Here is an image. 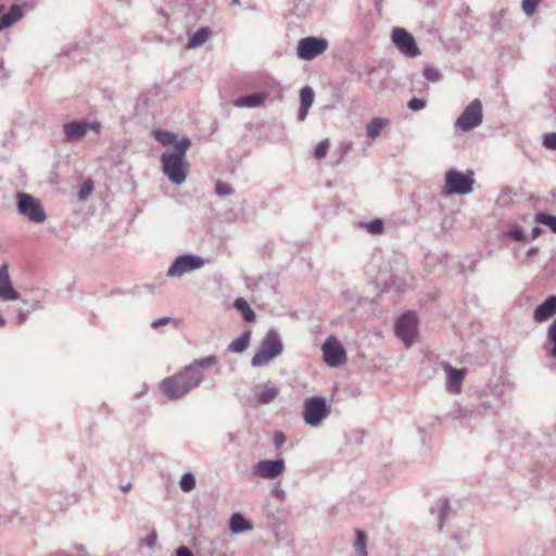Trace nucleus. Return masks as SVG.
Returning <instances> with one entry per match:
<instances>
[{
  "label": "nucleus",
  "mask_w": 556,
  "mask_h": 556,
  "mask_svg": "<svg viewBox=\"0 0 556 556\" xmlns=\"http://www.w3.org/2000/svg\"><path fill=\"white\" fill-rule=\"evenodd\" d=\"M390 125V121L384 117H375L366 126V135L370 139H376L381 131Z\"/></svg>",
  "instance_id": "obj_21"
},
{
  "label": "nucleus",
  "mask_w": 556,
  "mask_h": 556,
  "mask_svg": "<svg viewBox=\"0 0 556 556\" xmlns=\"http://www.w3.org/2000/svg\"><path fill=\"white\" fill-rule=\"evenodd\" d=\"M217 362L218 358L215 355L194 359L181 371L164 379L161 382L160 388L163 394L169 400H179L184 397L191 390L200 386L204 380V371L210 367L215 366Z\"/></svg>",
  "instance_id": "obj_1"
},
{
  "label": "nucleus",
  "mask_w": 556,
  "mask_h": 556,
  "mask_svg": "<svg viewBox=\"0 0 556 556\" xmlns=\"http://www.w3.org/2000/svg\"><path fill=\"white\" fill-rule=\"evenodd\" d=\"M547 338L549 343L553 345L548 352V355L553 358H556V319L548 327Z\"/></svg>",
  "instance_id": "obj_33"
},
{
  "label": "nucleus",
  "mask_w": 556,
  "mask_h": 556,
  "mask_svg": "<svg viewBox=\"0 0 556 556\" xmlns=\"http://www.w3.org/2000/svg\"><path fill=\"white\" fill-rule=\"evenodd\" d=\"M444 370L446 372V389L453 394L459 393L466 370L454 368L451 365H445Z\"/></svg>",
  "instance_id": "obj_16"
},
{
  "label": "nucleus",
  "mask_w": 556,
  "mask_h": 556,
  "mask_svg": "<svg viewBox=\"0 0 556 556\" xmlns=\"http://www.w3.org/2000/svg\"><path fill=\"white\" fill-rule=\"evenodd\" d=\"M542 232V229L539 226H535L531 230V238L536 239Z\"/></svg>",
  "instance_id": "obj_48"
},
{
  "label": "nucleus",
  "mask_w": 556,
  "mask_h": 556,
  "mask_svg": "<svg viewBox=\"0 0 556 556\" xmlns=\"http://www.w3.org/2000/svg\"><path fill=\"white\" fill-rule=\"evenodd\" d=\"M271 494L274 496L278 497L279 500H283L285 496H286V492L282 489H280V488H274L271 490Z\"/></svg>",
  "instance_id": "obj_47"
},
{
  "label": "nucleus",
  "mask_w": 556,
  "mask_h": 556,
  "mask_svg": "<svg viewBox=\"0 0 556 556\" xmlns=\"http://www.w3.org/2000/svg\"><path fill=\"white\" fill-rule=\"evenodd\" d=\"M543 144L546 149L556 150V132H548L543 136Z\"/></svg>",
  "instance_id": "obj_38"
},
{
  "label": "nucleus",
  "mask_w": 556,
  "mask_h": 556,
  "mask_svg": "<svg viewBox=\"0 0 556 556\" xmlns=\"http://www.w3.org/2000/svg\"><path fill=\"white\" fill-rule=\"evenodd\" d=\"M302 415L306 425L318 427L330 415V406L324 396H311L304 401Z\"/></svg>",
  "instance_id": "obj_5"
},
{
  "label": "nucleus",
  "mask_w": 556,
  "mask_h": 556,
  "mask_svg": "<svg viewBox=\"0 0 556 556\" xmlns=\"http://www.w3.org/2000/svg\"><path fill=\"white\" fill-rule=\"evenodd\" d=\"M473 179L462 172L451 169L445 174V194H468L472 191Z\"/></svg>",
  "instance_id": "obj_8"
},
{
  "label": "nucleus",
  "mask_w": 556,
  "mask_h": 556,
  "mask_svg": "<svg viewBox=\"0 0 556 556\" xmlns=\"http://www.w3.org/2000/svg\"><path fill=\"white\" fill-rule=\"evenodd\" d=\"M328 148H329V141L327 139L320 141L315 149V157L318 160L325 157L327 154Z\"/></svg>",
  "instance_id": "obj_39"
},
{
  "label": "nucleus",
  "mask_w": 556,
  "mask_h": 556,
  "mask_svg": "<svg viewBox=\"0 0 556 556\" xmlns=\"http://www.w3.org/2000/svg\"><path fill=\"white\" fill-rule=\"evenodd\" d=\"M204 265L205 261L201 256L194 254H182L174 260L166 273V276L168 278H180L186 274L202 268Z\"/></svg>",
  "instance_id": "obj_7"
},
{
  "label": "nucleus",
  "mask_w": 556,
  "mask_h": 556,
  "mask_svg": "<svg viewBox=\"0 0 556 556\" xmlns=\"http://www.w3.org/2000/svg\"><path fill=\"white\" fill-rule=\"evenodd\" d=\"M29 313H30L29 311H23V309H21V311L18 312V314H17V317H16V324H17V325H23V324L26 321V319H27V317H28Z\"/></svg>",
  "instance_id": "obj_45"
},
{
  "label": "nucleus",
  "mask_w": 556,
  "mask_h": 556,
  "mask_svg": "<svg viewBox=\"0 0 556 556\" xmlns=\"http://www.w3.org/2000/svg\"><path fill=\"white\" fill-rule=\"evenodd\" d=\"M424 76L427 80L432 83H437L441 79V73L439 72V70L431 65H427L425 67Z\"/></svg>",
  "instance_id": "obj_36"
},
{
  "label": "nucleus",
  "mask_w": 556,
  "mask_h": 556,
  "mask_svg": "<svg viewBox=\"0 0 556 556\" xmlns=\"http://www.w3.org/2000/svg\"><path fill=\"white\" fill-rule=\"evenodd\" d=\"M176 556H193V554L187 546H180L176 549Z\"/></svg>",
  "instance_id": "obj_46"
},
{
  "label": "nucleus",
  "mask_w": 556,
  "mask_h": 556,
  "mask_svg": "<svg viewBox=\"0 0 556 556\" xmlns=\"http://www.w3.org/2000/svg\"><path fill=\"white\" fill-rule=\"evenodd\" d=\"M169 320H170V318H169V317H161V318H157V319H155V320H153V321L151 323V327H152L153 329H156V328H159L160 326H164V325L168 324V323H169Z\"/></svg>",
  "instance_id": "obj_43"
},
{
  "label": "nucleus",
  "mask_w": 556,
  "mask_h": 556,
  "mask_svg": "<svg viewBox=\"0 0 556 556\" xmlns=\"http://www.w3.org/2000/svg\"><path fill=\"white\" fill-rule=\"evenodd\" d=\"M211 30L206 27L198 29L193 36L188 40L187 48L193 49L203 45L210 37Z\"/></svg>",
  "instance_id": "obj_25"
},
{
  "label": "nucleus",
  "mask_w": 556,
  "mask_h": 556,
  "mask_svg": "<svg viewBox=\"0 0 556 556\" xmlns=\"http://www.w3.org/2000/svg\"><path fill=\"white\" fill-rule=\"evenodd\" d=\"M286 443V435L281 431L274 434V445L278 450Z\"/></svg>",
  "instance_id": "obj_42"
},
{
  "label": "nucleus",
  "mask_w": 556,
  "mask_h": 556,
  "mask_svg": "<svg viewBox=\"0 0 556 556\" xmlns=\"http://www.w3.org/2000/svg\"><path fill=\"white\" fill-rule=\"evenodd\" d=\"M92 190H93V182L90 179L84 181V184L78 192L79 199L86 200Z\"/></svg>",
  "instance_id": "obj_37"
},
{
  "label": "nucleus",
  "mask_w": 556,
  "mask_h": 556,
  "mask_svg": "<svg viewBox=\"0 0 556 556\" xmlns=\"http://www.w3.org/2000/svg\"><path fill=\"white\" fill-rule=\"evenodd\" d=\"M153 136L163 146H175L178 142L177 135L172 131L157 129L153 131Z\"/></svg>",
  "instance_id": "obj_26"
},
{
  "label": "nucleus",
  "mask_w": 556,
  "mask_h": 556,
  "mask_svg": "<svg viewBox=\"0 0 556 556\" xmlns=\"http://www.w3.org/2000/svg\"><path fill=\"white\" fill-rule=\"evenodd\" d=\"M328 48V41L319 37H305L298 43V56L305 61H311L323 54Z\"/></svg>",
  "instance_id": "obj_11"
},
{
  "label": "nucleus",
  "mask_w": 556,
  "mask_h": 556,
  "mask_svg": "<svg viewBox=\"0 0 556 556\" xmlns=\"http://www.w3.org/2000/svg\"><path fill=\"white\" fill-rule=\"evenodd\" d=\"M407 106L412 111H420L426 108V101L419 98H413L408 101Z\"/></svg>",
  "instance_id": "obj_41"
},
{
  "label": "nucleus",
  "mask_w": 556,
  "mask_h": 556,
  "mask_svg": "<svg viewBox=\"0 0 556 556\" xmlns=\"http://www.w3.org/2000/svg\"><path fill=\"white\" fill-rule=\"evenodd\" d=\"M315 93L312 87L305 86L300 91L301 105L311 108L313 105Z\"/></svg>",
  "instance_id": "obj_30"
},
{
  "label": "nucleus",
  "mask_w": 556,
  "mask_h": 556,
  "mask_svg": "<svg viewBox=\"0 0 556 556\" xmlns=\"http://www.w3.org/2000/svg\"><path fill=\"white\" fill-rule=\"evenodd\" d=\"M101 124L99 122L73 121L63 125L64 140L66 142H77L81 140L88 130L99 134Z\"/></svg>",
  "instance_id": "obj_9"
},
{
  "label": "nucleus",
  "mask_w": 556,
  "mask_h": 556,
  "mask_svg": "<svg viewBox=\"0 0 556 556\" xmlns=\"http://www.w3.org/2000/svg\"><path fill=\"white\" fill-rule=\"evenodd\" d=\"M391 39L404 55L415 58L420 54L415 38L406 29L401 27L393 28Z\"/></svg>",
  "instance_id": "obj_13"
},
{
  "label": "nucleus",
  "mask_w": 556,
  "mask_h": 556,
  "mask_svg": "<svg viewBox=\"0 0 556 556\" xmlns=\"http://www.w3.org/2000/svg\"><path fill=\"white\" fill-rule=\"evenodd\" d=\"M23 16L24 12L20 5H11L9 12L0 17V31L11 27L12 25L21 21Z\"/></svg>",
  "instance_id": "obj_19"
},
{
  "label": "nucleus",
  "mask_w": 556,
  "mask_h": 556,
  "mask_svg": "<svg viewBox=\"0 0 556 556\" xmlns=\"http://www.w3.org/2000/svg\"><path fill=\"white\" fill-rule=\"evenodd\" d=\"M543 0H522L521 8L527 16H532L540 2Z\"/></svg>",
  "instance_id": "obj_35"
},
{
  "label": "nucleus",
  "mask_w": 556,
  "mask_h": 556,
  "mask_svg": "<svg viewBox=\"0 0 556 556\" xmlns=\"http://www.w3.org/2000/svg\"><path fill=\"white\" fill-rule=\"evenodd\" d=\"M483 121L482 103L476 99L471 101L456 118L454 127L459 131H469L481 125Z\"/></svg>",
  "instance_id": "obj_6"
},
{
  "label": "nucleus",
  "mask_w": 556,
  "mask_h": 556,
  "mask_svg": "<svg viewBox=\"0 0 556 556\" xmlns=\"http://www.w3.org/2000/svg\"><path fill=\"white\" fill-rule=\"evenodd\" d=\"M535 222L538 224H542L544 226H547L553 232L556 233V216L548 215L545 213H538L535 215Z\"/></svg>",
  "instance_id": "obj_28"
},
{
  "label": "nucleus",
  "mask_w": 556,
  "mask_h": 556,
  "mask_svg": "<svg viewBox=\"0 0 556 556\" xmlns=\"http://www.w3.org/2000/svg\"><path fill=\"white\" fill-rule=\"evenodd\" d=\"M363 227L371 235H381L384 230V225L381 219H374L368 223H364Z\"/></svg>",
  "instance_id": "obj_31"
},
{
  "label": "nucleus",
  "mask_w": 556,
  "mask_h": 556,
  "mask_svg": "<svg viewBox=\"0 0 556 556\" xmlns=\"http://www.w3.org/2000/svg\"><path fill=\"white\" fill-rule=\"evenodd\" d=\"M232 191H233L232 188L226 182L217 181L215 184V192L218 195H229L232 193Z\"/></svg>",
  "instance_id": "obj_40"
},
{
  "label": "nucleus",
  "mask_w": 556,
  "mask_h": 556,
  "mask_svg": "<svg viewBox=\"0 0 556 556\" xmlns=\"http://www.w3.org/2000/svg\"><path fill=\"white\" fill-rule=\"evenodd\" d=\"M155 540H156V535L155 533H152L150 534L147 539H146V542L149 546H153L154 543H155Z\"/></svg>",
  "instance_id": "obj_49"
},
{
  "label": "nucleus",
  "mask_w": 556,
  "mask_h": 556,
  "mask_svg": "<svg viewBox=\"0 0 556 556\" xmlns=\"http://www.w3.org/2000/svg\"><path fill=\"white\" fill-rule=\"evenodd\" d=\"M190 146L191 140L184 137L175 144L173 151H166L162 154L163 172L175 185L182 184L187 178L189 165L186 160V153Z\"/></svg>",
  "instance_id": "obj_2"
},
{
  "label": "nucleus",
  "mask_w": 556,
  "mask_h": 556,
  "mask_svg": "<svg viewBox=\"0 0 556 556\" xmlns=\"http://www.w3.org/2000/svg\"><path fill=\"white\" fill-rule=\"evenodd\" d=\"M265 98L264 93H252L236 99L233 104L237 108H257L263 104Z\"/></svg>",
  "instance_id": "obj_22"
},
{
  "label": "nucleus",
  "mask_w": 556,
  "mask_h": 556,
  "mask_svg": "<svg viewBox=\"0 0 556 556\" xmlns=\"http://www.w3.org/2000/svg\"><path fill=\"white\" fill-rule=\"evenodd\" d=\"M283 346L279 334L275 330H269L262 340L257 352L251 359L253 367H261L268 364L271 359L282 353Z\"/></svg>",
  "instance_id": "obj_3"
},
{
  "label": "nucleus",
  "mask_w": 556,
  "mask_h": 556,
  "mask_svg": "<svg viewBox=\"0 0 556 556\" xmlns=\"http://www.w3.org/2000/svg\"><path fill=\"white\" fill-rule=\"evenodd\" d=\"M285 470L286 464L283 458L264 459L254 465L252 473L256 478L274 480L280 477Z\"/></svg>",
  "instance_id": "obj_12"
},
{
  "label": "nucleus",
  "mask_w": 556,
  "mask_h": 556,
  "mask_svg": "<svg viewBox=\"0 0 556 556\" xmlns=\"http://www.w3.org/2000/svg\"><path fill=\"white\" fill-rule=\"evenodd\" d=\"M20 293L14 289L9 275V265L3 263L0 266V300L11 302L20 300Z\"/></svg>",
  "instance_id": "obj_15"
},
{
  "label": "nucleus",
  "mask_w": 556,
  "mask_h": 556,
  "mask_svg": "<svg viewBox=\"0 0 556 556\" xmlns=\"http://www.w3.org/2000/svg\"><path fill=\"white\" fill-rule=\"evenodd\" d=\"M279 388L267 382L255 388V399L258 404H269L279 395Z\"/></svg>",
  "instance_id": "obj_18"
},
{
  "label": "nucleus",
  "mask_w": 556,
  "mask_h": 556,
  "mask_svg": "<svg viewBox=\"0 0 556 556\" xmlns=\"http://www.w3.org/2000/svg\"><path fill=\"white\" fill-rule=\"evenodd\" d=\"M250 339H251L250 330L242 332L237 339L232 340L229 343V345L227 348L228 352H231V353L244 352L250 344Z\"/></svg>",
  "instance_id": "obj_23"
},
{
  "label": "nucleus",
  "mask_w": 556,
  "mask_h": 556,
  "mask_svg": "<svg viewBox=\"0 0 556 556\" xmlns=\"http://www.w3.org/2000/svg\"><path fill=\"white\" fill-rule=\"evenodd\" d=\"M505 236L509 237L511 240L517 242H526L527 237L523 233L522 229L518 225L511 226L506 232Z\"/></svg>",
  "instance_id": "obj_32"
},
{
  "label": "nucleus",
  "mask_w": 556,
  "mask_h": 556,
  "mask_svg": "<svg viewBox=\"0 0 556 556\" xmlns=\"http://www.w3.org/2000/svg\"><path fill=\"white\" fill-rule=\"evenodd\" d=\"M417 317L413 312L403 314L395 324L396 336L407 345L413 341L416 333Z\"/></svg>",
  "instance_id": "obj_14"
},
{
  "label": "nucleus",
  "mask_w": 556,
  "mask_h": 556,
  "mask_svg": "<svg viewBox=\"0 0 556 556\" xmlns=\"http://www.w3.org/2000/svg\"><path fill=\"white\" fill-rule=\"evenodd\" d=\"M16 208L30 223L42 224L47 219V214L40 200L29 193L17 192Z\"/></svg>",
  "instance_id": "obj_4"
},
{
  "label": "nucleus",
  "mask_w": 556,
  "mask_h": 556,
  "mask_svg": "<svg viewBox=\"0 0 556 556\" xmlns=\"http://www.w3.org/2000/svg\"><path fill=\"white\" fill-rule=\"evenodd\" d=\"M195 478L191 472H186L181 476L179 486L181 491L189 493L195 488Z\"/></svg>",
  "instance_id": "obj_29"
},
{
  "label": "nucleus",
  "mask_w": 556,
  "mask_h": 556,
  "mask_svg": "<svg viewBox=\"0 0 556 556\" xmlns=\"http://www.w3.org/2000/svg\"><path fill=\"white\" fill-rule=\"evenodd\" d=\"M539 249L536 247H532L527 251V256L532 257L538 253Z\"/></svg>",
  "instance_id": "obj_50"
},
{
  "label": "nucleus",
  "mask_w": 556,
  "mask_h": 556,
  "mask_svg": "<svg viewBox=\"0 0 556 556\" xmlns=\"http://www.w3.org/2000/svg\"><path fill=\"white\" fill-rule=\"evenodd\" d=\"M448 511H450V503L446 498H444L441 501L440 507L438 510V522H439L440 529H442V527L444 525V518L447 516Z\"/></svg>",
  "instance_id": "obj_34"
},
{
  "label": "nucleus",
  "mask_w": 556,
  "mask_h": 556,
  "mask_svg": "<svg viewBox=\"0 0 556 556\" xmlns=\"http://www.w3.org/2000/svg\"><path fill=\"white\" fill-rule=\"evenodd\" d=\"M309 109L311 108H308V106L300 105V109H299V112H298V119L300 122L305 121V118L307 117Z\"/></svg>",
  "instance_id": "obj_44"
},
{
  "label": "nucleus",
  "mask_w": 556,
  "mask_h": 556,
  "mask_svg": "<svg viewBox=\"0 0 556 556\" xmlns=\"http://www.w3.org/2000/svg\"><path fill=\"white\" fill-rule=\"evenodd\" d=\"M252 523L241 514L235 513L229 519V529L231 533L239 534L252 530Z\"/></svg>",
  "instance_id": "obj_20"
},
{
  "label": "nucleus",
  "mask_w": 556,
  "mask_h": 556,
  "mask_svg": "<svg viewBox=\"0 0 556 556\" xmlns=\"http://www.w3.org/2000/svg\"><path fill=\"white\" fill-rule=\"evenodd\" d=\"M3 10H4V5L0 4V13H2Z\"/></svg>",
  "instance_id": "obj_53"
},
{
  "label": "nucleus",
  "mask_w": 556,
  "mask_h": 556,
  "mask_svg": "<svg viewBox=\"0 0 556 556\" xmlns=\"http://www.w3.org/2000/svg\"><path fill=\"white\" fill-rule=\"evenodd\" d=\"M31 308L33 309H40V308H42V303L40 301L36 300V301L33 302Z\"/></svg>",
  "instance_id": "obj_51"
},
{
  "label": "nucleus",
  "mask_w": 556,
  "mask_h": 556,
  "mask_svg": "<svg viewBox=\"0 0 556 556\" xmlns=\"http://www.w3.org/2000/svg\"><path fill=\"white\" fill-rule=\"evenodd\" d=\"M556 314V295L548 296L543 303L538 305L533 313L535 321L542 323Z\"/></svg>",
  "instance_id": "obj_17"
},
{
  "label": "nucleus",
  "mask_w": 556,
  "mask_h": 556,
  "mask_svg": "<svg viewBox=\"0 0 556 556\" xmlns=\"http://www.w3.org/2000/svg\"><path fill=\"white\" fill-rule=\"evenodd\" d=\"M367 538L364 531L356 530V540H355V548L357 556H367V548H366Z\"/></svg>",
  "instance_id": "obj_27"
},
{
  "label": "nucleus",
  "mask_w": 556,
  "mask_h": 556,
  "mask_svg": "<svg viewBox=\"0 0 556 556\" xmlns=\"http://www.w3.org/2000/svg\"><path fill=\"white\" fill-rule=\"evenodd\" d=\"M233 306L242 314V317L245 321L251 323L255 319L254 311L250 307L249 303L243 298L236 299Z\"/></svg>",
  "instance_id": "obj_24"
},
{
  "label": "nucleus",
  "mask_w": 556,
  "mask_h": 556,
  "mask_svg": "<svg viewBox=\"0 0 556 556\" xmlns=\"http://www.w3.org/2000/svg\"><path fill=\"white\" fill-rule=\"evenodd\" d=\"M321 351L325 363L330 367H339L346 361L344 346L333 336H330L325 340Z\"/></svg>",
  "instance_id": "obj_10"
},
{
  "label": "nucleus",
  "mask_w": 556,
  "mask_h": 556,
  "mask_svg": "<svg viewBox=\"0 0 556 556\" xmlns=\"http://www.w3.org/2000/svg\"><path fill=\"white\" fill-rule=\"evenodd\" d=\"M130 488H131V483H129V482H128V483H126V484H123V485L121 486L122 491H124V492L129 491V490H130Z\"/></svg>",
  "instance_id": "obj_52"
},
{
  "label": "nucleus",
  "mask_w": 556,
  "mask_h": 556,
  "mask_svg": "<svg viewBox=\"0 0 556 556\" xmlns=\"http://www.w3.org/2000/svg\"><path fill=\"white\" fill-rule=\"evenodd\" d=\"M232 2H233V3H239V2H240V0H232Z\"/></svg>",
  "instance_id": "obj_54"
}]
</instances>
